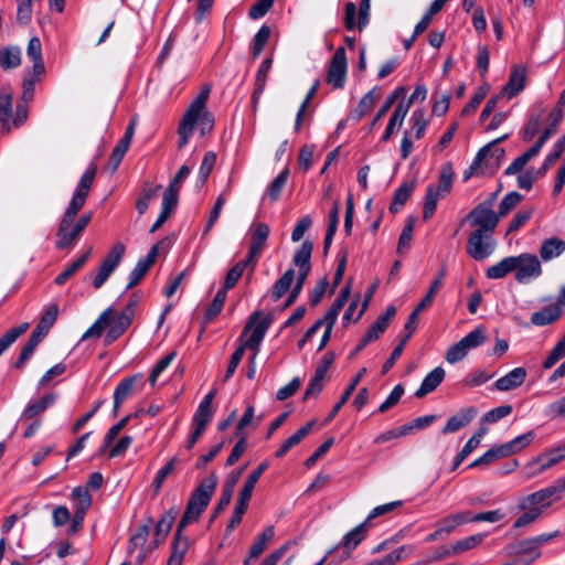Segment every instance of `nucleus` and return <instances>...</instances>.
Masks as SVG:
<instances>
[{
	"label": "nucleus",
	"instance_id": "obj_32",
	"mask_svg": "<svg viewBox=\"0 0 565 565\" xmlns=\"http://www.w3.org/2000/svg\"><path fill=\"white\" fill-rule=\"evenodd\" d=\"M270 326V319L264 317L260 319L250 330V333L245 342V347L256 350L263 341L268 328Z\"/></svg>",
	"mask_w": 565,
	"mask_h": 565
},
{
	"label": "nucleus",
	"instance_id": "obj_51",
	"mask_svg": "<svg viewBox=\"0 0 565 565\" xmlns=\"http://www.w3.org/2000/svg\"><path fill=\"white\" fill-rule=\"evenodd\" d=\"M486 536H487L486 533H478V534H473L471 536L461 539L452 544V552H455V554H459L465 551L472 550V548L477 547L478 545H480L483 542V540L486 539Z\"/></svg>",
	"mask_w": 565,
	"mask_h": 565
},
{
	"label": "nucleus",
	"instance_id": "obj_43",
	"mask_svg": "<svg viewBox=\"0 0 565 565\" xmlns=\"http://www.w3.org/2000/svg\"><path fill=\"white\" fill-rule=\"evenodd\" d=\"M413 191V183H404L401 186H398L394 192V196L390 205V211L392 213H397L405 205Z\"/></svg>",
	"mask_w": 565,
	"mask_h": 565
},
{
	"label": "nucleus",
	"instance_id": "obj_24",
	"mask_svg": "<svg viewBox=\"0 0 565 565\" xmlns=\"http://www.w3.org/2000/svg\"><path fill=\"white\" fill-rule=\"evenodd\" d=\"M255 263H252L249 259L244 258L238 260L226 274L223 285H225V289H232L235 287L237 281L243 276L244 271L249 268V275H252L255 270Z\"/></svg>",
	"mask_w": 565,
	"mask_h": 565
},
{
	"label": "nucleus",
	"instance_id": "obj_6",
	"mask_svg": "<svg viewBox=\"0 0 565 565\" xmlns=\"http://www.w3.org/2000/svg\"><path fill=\"white\" fill-rule=\"evenodd\" d=\"M564 492L565 476L554 480L550 486L523 497L518 503V509H527L532 505L540 508L541 513H543L544 509L559 501Z\"/></svg>",
	"mask_w": 565,
	"mask_h": 565
},
{
	"label": "nucleus",
	"instance_id": "obj_27",
	"mask_svg": "<svg viewBox=\"0 0 565 565\" xmlns=\"http://www.w3.org/2000/svg\"><path fill=\"white\" fill-rule=\"evenodd\" d=\"M408 109H409V104H405L404 102H401L396 105V107L388 120L386 129L381 138V140L383 142H386L390 140V138L394 131V128L396 126L401 127L403 125V121L408 113Z\"/></svg>",
	"mask_w": 565,
	"mask_h": 565
},
{
	"label": "nucleus",
	"instance_id": "obj_55",
	"mask_svg": "<svg viewBox=\"0 0 565 565\" xmlns=\"http://www.w3.org/2000/svg\"><path fill=\"white\" fill-rule=\"evenodd\" d=\"M409 122L415 138H423L428 124L425 118V110L423 108L415 109L411 116Z\"/></svg>",
	"mask_w": 565,
	"mask_h": 565
},
{
	"label": "nucleus",
	"instance_id": "obj_60",
	"mask_svg": "<svg viewBox=\"0 0 565 565\" xmlns=\"http://www.w3.org/2000/svg\"><path fill=\"white\" fill-rule=\"evenodd\" d=\"M535 437V434L533 430H530L523 435H520L515 437L514 439L505 443V448L508 449L510 456L522 450L527 445H530Z\"/></svg>",
	"mask_w": 565,
	"mask_h": 565
},
{
	"label": "nucleus",
	"instance_id": "obj_36",
	"mask_svg": "<svg viewBox=\"0 0 565 565\" xmlns=\"http://www.w3.org/2000/svg\"><path fill=\"white\" fill-rule=\"evenodd\" d=\"M289 177V170L284 169L268 185L266 193L263 196V200L268 199L270 203L276 202L282 189L285 188L287 180Z\"/></svg>",
	"mask_w": 565,
	"mask_h": 565
},
{
	"label": "nucleus",
	"instance_id": "obj_15",
	"mask_svg": "<svg viewBox=\"0 0 565 565\" xmlns=\"http://www.w3.org/2000/svg\"><path fill=\"white\" fill-rule=\"evenodd\" d=\"M565 457L563 452L561 451L559 447H555L541 456H539L535 460L531 461L529 463V468L532 469L531 477L537 476L545 470L552 468L553 466L557 465L562 460H564Z\"/></svg>",
	"mask_w": 565,
	"mask_h": 565
},
{
	"label": "nucleus",
	"instance_id": "obj_5",
	"mask_svg": "<svg viewBox=\"0 0 565 565\" xmlns=\"http://www.w3.org/2000/svg\"><path fill=\"white\" fill-rule=\"evenodd\" d=\"M454 177L452 164L447 162L440 169L438 185L429 184L427 186L423 211L424 220H428L433 216L437 207V202L451 191Z\"/></svg>",
	"mask_w": 565,
	"mask_h": 565
},
{
	"label": "nucleus",
	"instance_id": "obj_39",
	"mask_svg": "<svg viewBox=\"0 0 565 565\" xmlns=\"http://www.w3.org/2000/svg\"><path fill=\"white\" fill-rule=\"evenodd\" d=\"M509 456H510V454H509L508 449L505 448V445L502 444V445L494 446V447L490 448L489 450H487L482 456H480L475 461H472L469 465V467L473 468V467H479L481 465H489L498 459L505 458Z\"/></svg>",
	"mask_w": 565,
	"mask_h": 565
},
{
	"label": "nucleus",
	"instance_id": "obj_56",
	"mask_svg": "<svg viewBox=\"0 0 565 565\" xmlns=\"http://www.w3.org/2000/svg\"><path fill=\"white\" fill-rule=\"evenodd\" d=\"M149 534V529L147 525L139 526L135 534L130 536L127 545V554L132 555L137 548H143V545L147 542V537Z\"/></svg>",
	"mask_w": 565,
	"mask_h": 565
},
{
	"label": "nucleus",
	"instance_id": "obj_61",
	"mask_svg": "<svg viewBox=\"0 0 565 565\" xmlns=\"http://www.w3.org/2000/svg\"><path fill=\"white\" fill-rule=\"evenodd\" d=\"M178 515V511L175 509H170L166 512L159 520L156 525V535L166 537L171 530L172 524L175 521Z\"/></svg>",
	"mask_w": 565,
	"mask_h": 565
},
{
	"label": "nucleus",
	"instance_id": "obj_20",
	"mask_svg": "<svg viewBox=\"0 0 565 565\" xmlns=\"http://www.w3.org/2000/svg\"><path fill=\"white\" fill-rule=\"evenodd\" d=\"M526 377V370L524 367H515L504 376L498 379L494 386L498 391L508 392L514 390L523 384Z\"/></svg>",
	"mask_w": 565,
	"mask_h": 565
},
{
	"label": "nucleus",
	"instance_id": "obj_30",
	"mask_svg": "<svg viewBox=\"0 0 565 565\" xmlns=\"http://www.w3.org/2000/svg\"><path fill=\"white\" fill-rule=\"evenodd\" d=\"M515 269L514 256L504 257L499 263L490 266L486 270V276L489 279H501Z\"/></svg>",
	"mask_w": 565,
	"mask_h": 565
},
{
	"label": "nucleus",
	"instance_id": "obj_19",
	"mask_svg": "<svg viewBox=\"0 0 565 565\" xmlns=\"http://www.w3.org/2000/svg\"><path fill=\"white\" fill-rule=\"evenodd\" d=\"M476 415L477 411L473 407L461 409L447 420L446 425L441 429V433L444 435H447L460 430L461 428L467 426L475 418Z\"/></svg>",
	"mask_w": 565,
	"mask_h": 565
},
{
	"label": "nucleus",
	"instance_id": "obj_4",
	"mask_svg": "<svg viewBox=\"0 0 565 565\" xmlns=\"http://www.w3.org/2000/svg\"><path fill=\"white\" fill-rule=\"evenodd\" d=\"M212 499V477L204 478L192 491L185 511L178 524L179 532L191 523L199 521Z\"/></svg>",
	"mask_w": 565,
	"mask_h": 565
},
{
	"label": "nucleus",
	"instance_id": "obj_38",
	"mask_svg": "<svg viewBox=\"0 0 565 565\" xmlns=\"http://www.w3.org/2000/svg\"><path fill=\"white\" fill-rule=\"evenodd\" d=\"M508 554L531 555L532 559L540 557L541 552L532 537L522 540L508 546Z\"/></svg>",
	"mask_w": 565,
	"mask_h": 565
},
{
	"label": "nucleus",
	"instance_id": "obj_35",
	"mask_svg": "<svg viewBox=\"0 0 565 565\" xmlns=\"http://www.w3.org/2000/svg\"><path fill=\"white\" fill-rule=\"evenodd\" d=\"M93 252V247H88L87 250L75 262H73L68 267H66L62 273H60L54 282L58 286L64 285L73 275H75L88 260L90 254Z\"/></svg>",
	"mask_w": 565,
	"mask_h": 565
},
{
	"label": "nucleus",
	"instance_id": "obj_63",
	"mask_svg": "<svg viewBox=\"0 0 565 565\" xmlns=\"http://www.w3.org/2000/svg\"><path fill=\"white\" fill-rule=\"evenodd\" d=\"M125 253V245L122 243H116L111 249L107 253L106 257L102 262V264L110 267L111 269H116L119 265Z\"/></svg>",
	"mask_w": 565,
	"mask_h": 565
},
{
	"label": "nucleus",
	"instance_id": "obj_46",
	"mask_svg": "<svg viewBox=\"0 0 565 565\" xmlns=\"http://www.w3.org/2000/svg\"><path fill=\"white\" fill-rule=\"evenodd\" d=\"M271 65H273L271 57H267L262 62V64L257 71V74H256L254 93H253L254 98H256L258 95L263 94L265 86H266L267 76L271 68Z\"/></svg>",
	"mask_w": 565,
	"mask_h": 565
},
{
	"label": "nucleus",
	"instance_id": "obj_48",
	"mask_svg": "<svg viewBox=\"0 0 565 565\" xmlns=\"http://www.w3.org/2000/svg\"><path fill=\"white\" fill-rule=\"evenodd\" d=\"M131 321L129 320L127 315H119L115 322L110 326L109 330L106 333V341L108 343L114 342L117 340L120 335L124 334V332L128 329Z\"/></svg>",
	"mask_w": 565,
	"mask_h": 565
},
{
	"label": "nucleus",
	"instance_id": "obj_22",
	"mask_svg": "<svg viewBox=\"0 0 565 565\" xmlns=\"http://www.w3.org/2000/svg\"><path fill=\"white\" fill-rule=\"evenodd\" d=\"M313 245L309 241H305L299 248L296 250L292 262L298 267V275H305L308 277L311 269V254Z\"/></svg>",
	"mask_w": 565,
	"mask_h": 565
},
{
	"label": "nucleus",
	"instance_id": "obj_37",
	"mask_svg": "<svg viewBox=\"0 0 565 565\" xmlns=\"http://www.w3.org/2000/svg\"><path fill=\"white\" fill-rule=\"evenodd\" d=\"M275 536L273 525L267 526L255 540L249 548V558H257L266 550L267 545Z\"/></svg>",
	"mask_w": 565,
	"mask_h": 565
},
{
	"label": "nucleus",
	"instance_id": "obj_31",
	"mask_svg": "<svg viewBox=\"0 0 565 565\" xmlns=\"http://www.w3.org/2000/svg\"><path fill=\"white\" fill-rule=\"evenodd\" d=\"M12 95L11 93H0V121L2 131L9 132L12 127Z\"/></svg>",
	"mask_w": 565,
	"mask_h": 565
},
{
	"label": "nucleus",
	"instance_id": "obj_7",
	"mask_svg": "<svg viewBox=\"0 0 565 565\" xmlns=\"http://www.w3.org/2000/svg\"><path fill=\"white\" fill-rule=\"evenodd\" d=\"M473 231L481 233H494L500 221V215L492 210L491 202H481L466 216Z\"/></svg>",
	"mask_w": 565,
	"mask_h": 565
},
{
	"label": "nucleus",
	"instance_id": "obj_52",
	"mask_svg": "<svg viewBox=\"0 0 565 565\" xmlns=\"http://www.w3.org/2000/svg\"><path fill=\"white\" fill-rule=\"evenodd\" d=\"M75 510L87 512L92 504V495L89 494L88 490L83 487H75L72 491L71 495Z\"/></svg>",
	"mask_w": 565,
	"mask_h": 565
},
{
	"label": "nucleus",
	"instance_id": "obj_25",
	"mask_svg": "<svg viewBox=\"0 0 565 565\" xmlns=\"http://www.w3.org/2000/svg\"><path fill=\"white\" fill-rule=\"evenodd\" d=\"M316 420L308 422L300 427L295 434L288 437L275 452L277 458H282L292 447L297 446L312 430Z\"/></svg>",
	"mask_w": 565,
	"mask_h": 565
},
{
	"label": "nucleus",
	"instance_id": "obj_23",
	"mask_svg": "<svg viewBox=\"0 0 565 565\" xmlns=\"http://www.w3.org/2000/svg\"><path fill=\"white\" fill-rule=\"evenodd\" d=\"M114 309L111 307L107 308L103 311L97 320L86 330V332L82 335L81 341H85L88 339H98L104 330L110 326L113 320Z\"/></svg>",
	"mask_w": 565,
	"mask_h": 565
},
{
	"label": "nucleus",
	"instance_id": "obj_3",
	"mask_svg": "<svg viewBox=\"0 0 565 565\" xmlns=\"http://www.w3.org/2000/svg\"><path fill=\"white\" fill-rule=\"evenodd\" d=\"M505 138L507 136L495 139L477 152L472 163L463 172V181L475 174H493L499 169L505 152L503 148L498 147V143Z\"/></svg>",
	"mask_w": 565,
	"mask_h": 565
},
{
	"label": "nucleus",
	"instance_id": "obj_57",
	"mask_svg": "<svg viewBox=\"0 0 565 565\" xmlns=\"http://www.w3.org/2000/svg\"><path fill=\"white\" fill-rule=\"evenodd\" d=\"M177 461L178 458L173 457L161 469L157 471L156 477L152 481L153 492L156 494L160 492L166 479L173 472Z\"/></svg>",
	"mask_w": 565,
	"mask_h": 565
},
{
	"label": "nucleus",
	"instance_id": "obj_44",
	"mask_svg": "<svg viewBox=\"0 0 565 565\" xmlns=\"http://www.w3.org/2000/svg\"><path fill=\"white\" fill-rule=\"evenodd\" d=\"M295 278V270L289 268L284 275L276 280L273 287L271 298L274 301L279 300L291 287V284Z\"/></svg>",
	"mask_w": 565,
	"mask_h": 565
},
{
	"label": "nucleus",
	"instance_id": "obj_40",
	"mask_svg": "<svg viewBox=\"0 0 565 565\" xmlns=\"http://www.w3.org/2000/svg\"><path fill=\"white\" fill-rule=\"evenodd\" d=\"M267 467L268 465L263 462L247 477L242 490L239 491L238 498L249 502L254 488Z\"/></svg>",
	"mask_w": 565,
	"mask_h": 565
},
{
	"label": "nucleus",
	"instance_id": "obj_41",
	"mask_svg": "<svg viewBox=\"0 0 565 565\" xmlns=\"http://www.w3.org/2000/svg\"><path fill=\"white\" fill-rule=\"evenodd\" d=\"M21 64V52L17 46L4 47L0 51V65L4 71L17 68Z\"/></svg>",
	"mask_w": 565,
	"mask_h": 565
},
{
	"label": "nucleus",
	"instance_id": "obj_62",
	"mask_svg": "<svg viewBox=\"0 0 565 565\" xmlns=\"http://www.w3.org/2000/svg\"><path fill=\"white\" fill-rule=\"evenodd\" d=\"M565 356V334L563 338L555 344L546 360L543 362L542 366L545 370L552 369L562 358Z\"/></svg>",
	"mask_w": 565,
	"mask_h": 565
},
{
	"label": "nucleus",
	"instance_id": "obj_29",
	"mask_svg": "<svg viewBox=\"0 0 565 565\" xmlns=\"http://www.w3.org/2000/svg\"><path fill=\"white\" fill-rule=\"evenodd\" d=\"M565 252V241L551 237L545 239L540 247V256L544 262L558 257Z\"/></svg>",
	"mask_w": 565,
	"mask_h": 565
},
{
	"label": "nucleus",
	"instance_id": "obj_54",
	"mask_svg": "<svg viewBox=\"0 0 565 565\" xmlns=\"http://www.w3.org/2000/svg\"><path fill=\"white\" fill-rule=\"evenodd\" d=\"M29 329V323L23 322L19 324L18 327H14L7 331L1 338H0V355L13 343L15 340L22 335L26 330Z\"/></svg>",
	"mask_w": 565,
	"mask_h": 565
},
{
	"label": "nucleus",
	"instance_id": "obj_1",
	"mask_svg": "<svg viewBox=\"0 0 565 565\" xmlns=\"http://www.w3.org/2000/svg\"><path fill=\"white\" fill-rule=\"evenodd\" d=\"M96 175V166L86 169L77 183L68 207L66 209L57 232L55 247L57 249L72 248L79 239L82 233L92 221L93 212H86L74 223L77 213L84 206Z\"/></svg>",
	"mask_w": 565,
	"mask_h": 565
},
{
	"label": "nucleus",
	"instance_id": "obj_50",
	"mask_svg": "<svg viewBox=\"0 0 565 565\" xmlns=\"http://www.w3.org/2000/svg\"><path fill=\"white\" fill-rule=\"evenodd\" d=\"M271 34L270 26L264 24L259 28L253 39L252 54L256 58L260 55Z\"/></svg>",
	"mask_w": 565,
	"mask_h": 565
},
{
	"label": "nucleus",
	"instance_id": "obj_33",
	"mask_svg": "<svg viewBox=\"0 0 565 565\" xmlns=\"http://www.w3.org/2000/svg\"><path fill=\"white\" fill-rule=\"evenodd\" d=\"M381 97L379 88H373L366 93L359 102L358 106L353 111V117L356 120H361L375 105L376 100Z\"/></svg>",
	"mask_w": 565,
	"mask_h": 565
},
{
	"label": "nucleus",
	"instance_id": "obj_47",
	"mask_svg": "<svg viewBox=\"0 0 565 565\" xmlns=\"http://www.w3.org/2000/svg\"><path fill=\"white\" fill-rule=\"evenodd\" d=\"M487 333L486 329L483 327H478L473 329L471 332H469L467 335H465L460 342L466 348V350L469 352L472 349H476L483 343L487 342Z\"/></svg>",
	"mask_w": 565,
	"mask_h": 565
},
{
	"label": "nucleus",
	"instance_id": "obj_13",
	"mask_svg": "<svg viewBox=\"0 0 565 565\" xmlns=\"http://www.w3.org/2000/svg\"><path fill=\"white\" fill-rule=\"evenodd\" d=\"M347 55L344 47L340 46L335 50L329 65L327 74V83L334 88H342L347 77Z\"/></svg>",
	"mask_w": 565,
	"mask_h": 565
},
{
	"label": "nucleus",
	"instance_id": "obj_16",
	"mask_svg": "<svg viewBox=\"0 0 565 565\" xmlns=\"http://www.w3.org/2000/svg\"><path fill=\"white\" fill-rule=\"evenodd\" d=\"M268 236H269V226L265 223H258L252 233L248 253L245 258H247L252 263L256 264L257 258L260 255V253L268 239Z\"/></svg>",
	"mask_w": 565,
	"mask_h": 565
},
{
	"label": "nucleus",
	"instance_id": "obj_21",
	"mask_svg": "<svg viewBox=\"0 0 565 565\" xmlns=\"http://www.w3.org/2000/svg\"><path fill=\"white\" fill-rule=\"evenodd\" d=\"M445 375L446 372L441 366L435 367L424 377L420 386L415 392V396L422 398L435 391L444 381Z\"/></svg>",
	"mask_w": 565,
	"mask_h": 565
},
{
	"label": "nucleus",
	"instance_id": "obj_42",
	"mask_svg": "<svg viewBox=\"0 0 565 565\" xmlns=\"http://www.w3.org/2000/svg\"><path fill=\"white\" fill-rule=\"evenodd\" d=\"M182 532L177 529L172 542V554L169 557L167 565H181L183 562L184 553L188 548V541L181 537Z\"/></svg>",
	"mask_w": 565,
	"mask_h": 565
},
{
	"label": "nucleus",
	"instance_id": "obj_64",
	"mask_svg": "<svg viewBox=\"0 0 565 565\" xmlns=\"http://www.w3.org/2000/svg\"><path fill=\"white\" fill-rule=\"evenodd\" d=\"M177 352L172 351L156 363L149 376V382L151 385L156 384L158 377L171 364Z\"/></svg>",
	"mask_w": 565,
	"mask_h": 565
},
{
	"label": "nucleus",
	"instance_id": "obj_9",
	"mask_svg": "<svg viewBox=\"0 0 565 565\" xmlns=\"http://www.w3.org/2000/svg\"><path fill=\"white\" fill-rule=\"evenodd\" d=\"M212 416V391L207 392L192 418V431L186 443V449H192L206 430Z\"/></svg>",
	"mask_w": 565,
	"mask_h": 565
},
{
	"label": "nucleus",
	"instance_id": "obj_18",
	"mask_svg": "<svg viewBox=\"0 0 565 565\" xmlns=\"http://www.w3.org/2000/svg\"><path fill=\"white\" fill-rule=\"evenodd\" d=\"M396 309L394 306H388L384 313L380 315L376 320L370 326L365 335L366 341H375L381 334L384 333L391 320L394 318Z\"/></svg>",
	"mask_w": 565,
	"mask_h": 565
},
{
	"label": "nucleus",
	"instance_id": "obj_11",
	"mask_svg": "<svg viewBox=\"0 0 565 565\" xmlns=\"http://www.w3.org/2000/svg\"><path fill=\"white\" fill-rule=\"evenodd\" d=\"M514 278L520 284H526L542 274V266L534 254H520L514 256Z\"/></svg>",
	"mask_w": 565,
	"mask_h": 565
},
{
	"label": "nucleus",
	"instance_id": "obj_53",
	"mask_svg": "<svg viewBox=\"0 0 565 565\" xmlns=\"http://www.w3.org/2000/svg\"><path fill=\"white\" fill-rule=\"evenodd\" d=\"M521 511H524L513 523L512 529L519 530L526 527L534 523L541 515L540 508L530 507L527 509H520Z\"/></svg>",
	"mask_w": 565,
	"mask_h": 565
},
{
	"label": "nucleus",
	"instance_id": "obj_28",
	"mask_svg": "<svg viewBox=\"0 0 565 565\" xmlns=\"http://www.w3.org/2000/svg\"><path fill=\"white\" fill-rule=\"evenodd\" d=\"M562 315V309L559 305H552L544 307L540 311H535L531 316V322L535 326H547L557 319H559Z\"/></svg>",
	"mask_w": 565,
	"mask_h": 565
},
{
	"label": "nucleus",
	"instance_id": "obj_45",
	"mask_svg": "<svg viewBox=\"0 0 565 565\" xmlns=\"http://www.w3.org/2000/svg\"><path fill=\"white\" fill-rule=\"evenodd\" d=\"M565 150V140H558L554 143L553 149L545 157L541 168L536 171L540 177L545 175L548 169L561 158Z\"/></svg>",
	"mask_w": 565,
	"mask_h": 565
},
{
	"label": "nucleus",
	"instance_id": "obj_49",
	"mask_svg": "<svg viewBox=\"0 0 565 565\" xmlns=\"http://www.w3.org/2000/svg\"><path fill=\"white\" fill-rule=\"evenodd\" d=\"M445 2L441 0H434L426 13L422 17L420 21L415 25V35H420L430 24L433 15L437 14L444 8Z\"/></svg>",
	"mask_w": 565,
	"mask_h": 565
},
{
	"label": "nucleus",
	"instance_id": "obj_58",
	"mask_svg": "<svg viewBox=\"0 0 565 565\" xmlns=\"http://www.w3.org/2000/svg\"><path fill=\"white\" fill-rule=\"evenodd\" d=\"M57 315H58V306L56 303L49 305L44 309L42 317H41L39 323L36 324V327L40 328L41 331H45L46 333H49L50 329L53 327V324L56 321Z\"/></svg>",
	"mask_w": 565,
	"mask_h": 565
},
{
	"label": "nucleus",
	"instance_id": "obj_34",
	"mask_svg": "<svg viewBox=\"0 0 565 565\" xmlns=\"http://www.w3.org/2000/svg\"><path fill=\"white\" fill-rule=\"evenodd\" d=\"M136 381V376H130L121 380L115 388L114 392V415L116 416L121 404L125 399L130 395L134 384Z\"/></svg>",
	"mask_w": 565,
	"mask_h": 565
},
{
	"label": "nucleus",
	"instance_id": "obj_14",
	"mask_svg": "<svg viewBox=\"0 0 565 565\" xmlns=\"http://www.w3.org/2000/svg\"><path fill=\"white\" fill-rule=\"evenodd\" d=\"M56 398L57 395L55 393H49L38 401L29 402L18 423H26L33 418H39L41 414L55 403Z\"/></svg>",
	"mask_w": 565,
	"mask_h": 565
},
{
	"label": "nucleus",
	"instance_id": "obj_8",
	"mask_svg": "<svg viewBox=\"0 0 565 565\" xmlns=\"http://www.w3.org/2000/svg\"><path fill=\"white\" fill-rule=\"evenodd\" d=\"M494 233H481L480 231H472L468 237L466 252L475 260H483L491 256L497 247V242L493 237Z\"/></svg>",
	"mask_w": 565,
	"mask_h": 565
},
{
	"label": "nucleus",
	"instance_id": "obj_59",
	"mask_svg": "<svg viewBox=\"0 0 565 565\" xmlns=\"http://www.w3.org/2000/svg\"><path fill=\"white\" fill-rule=\"evenodd\" d=\"M523 200V195H521L516 191H512L508 193L499 204V211L495 212L497 215H500V218L505 216L510 211H512L521 201Z\"/></svg>",
	"mask_w": 565,
	"mask_h": 565
},
{
	"label": "nucleus",
	"instance_id": "obj_26",
	"mask_svg": "<svg viewBox=\"0 0 565 565\" xmlns=\"http://www.w3.org/2000/svg\"><path fill=\"white\" fill-rule=\"evenodd\" d=\"M366 373V369L363 367L361 369L358 374L352 377L350 384L347 386V388L344 390L343 394L341 395L340 399L338 403H335V405L332 407L331 412L329 413L328 417L326 418V423H330L337 415L338 413L340 412V409L342 408V406L349 401V398L351 397L352 393L354 392L355 387L358 386V384L360 383V381L363 379V376L365 375Z\"/></svg>",
	"mask_w": 565,
	"mask_h": 565
},
{
	"label": "nucleus",
	"instance_id": "obj_12",
	"mask_svg": "<svg viewBox=\"0 0 565 565\" xmlns=\"http://www.w3.org/2000/svg\"><path fill=\"white\" fill-rule=\"evenodd\" d=\"M367 533V520L363 523L355 526L353 530L348 532L341 540V542L333 547L328 555H331L335 552H341L340 561L335 563L338 565L340 562L345 561L350 557L351 552L355 550L360 543L366 537Z\"/></svg>",
	"mask_w": 565,
	"mask_h": 565
},
{
	"label": "nucleus",
	"instance_id": "obj_10",
	"mask_svg": "<svg viewBox=\"0 0 565 565\" xmlns=\"http://www.w3.org/2000/svg\"><path fill=\"white\" fill-rule=\"evenodd\" d=\"M170 246V239L163 238L157 244H154L147 256L145 258H140L136 264L135 268L129 274V281L126 289H131L136 285H138L142 278L146 276L149 268L154 264L157 256L161 249L168 248Z\"/></svg>",
	"mask_w": 565,
	"mask_h": 565
},
{
	"label": "nucleus",
	"instance_id": "obj_2",
	"mask_svg": "<svg viewBox=\"0 0 565 565\" xmlns=\"http://www.w3.org/2000/svg\"><path fill=\"white\" fill-rule=\"evenodd\" d=\"M210 97V85H204L200 94L185 109L178 127V147H185L193 137L195 130L205 136L210 130V113L206 107Z\"/></svg>",
	"mask_w": 565,
	"mask_h": 565
},
{
	"label": "nucleus",
	"instance_id": "obj_17",
	"mask_svg": "<svg viewBox=\"0 0 565 565\" xmlns=\"http://www.w3.org/2000/svg\"><path fill=\"white\" fill-rule=\"evenodd\" d=\"M525 86V71L522 70L518 65H513L511 68V73L509 76L508 83L503 86L499 96H505L508 99H511L520 92L523 90Z\"/></svg>",
	"mask_w": 565,
	"mask_h": 565
}]
</instances>
